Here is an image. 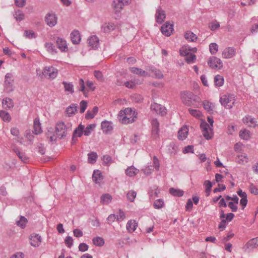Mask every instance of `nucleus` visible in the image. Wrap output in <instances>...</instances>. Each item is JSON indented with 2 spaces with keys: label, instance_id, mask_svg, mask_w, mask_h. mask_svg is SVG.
I'll list each match as a JSON object with an SVG mask.
<instances>
[{
  "label": "nucleus",
  "instance_id": "56",
  "mask_svg": "<svg viewBox=\"0 0 258 258\" xmlns=\"http://www.w3.org/2000/svg\"><path fill=\"white\" fill-rule=\"evenodd\" d=\"M87 107V102L85 100H82L80 103V112L83 113L85 112Z\"/></svg>",
  "mask_w": 258,
  "mask_h": 258
},
{
  "label": "nucleus",
  "instance_id": "55",
  "mask_svg": "<svg viewBox=\"0 0 258 258\" xmlns=\"http://www.w3.org/2000/svg\"><path fill=\"white\" fill-rule=\"evenodd\" d=\"M180 53L181 55L186 57L189 53H190V47H182L180 50Z\"/></svg>",
  "mask_w": 258,
  "mask_h": 258
},
{
  "label": "nucleus",
  "instance_id": "12",
  "mask_svg": "<svg viewBox=\"0 0 258 258\" xmlns=\"http://www.w3.org/2000/svg\"><path fill=\"white\" fill-rule=\"evenodd\" d=\"M45 22L50 27L54 26L57 23V18L54 14H47L45 17Z\"/></svg>",
  "mask_w": 258,
  "mask_h": 258
},
{
  "label": "nucleus",
  "instance_id": "33",
  "mask_svg": "<svg viewBox=\"0 0 258 258\" xmlns=\"http://www.w3.org/2000/svg\"><path fill=\"white\" fill-rule=\"evenodd\" d=\"M115 27V26L113 23H105L102 26V30L105 33H107L113 30Z\"/></svg>",
  "mask_w": 258,
  "mask_h": 258
},
{
  "label": "nucleus",
  "instance_id": "36",
  "mask_svg": "<svg viewBox=\"0 0 258 258\" xmlns=\"http://www.w3.org/2000/svg\"><path fill=\"white\" fill-rule=\"evenodd\" d=\"M77 106L75 104H72L68 107L66 109L67 114L69 116H71L75 114L77 110Z\"/></svg>",
  "mask_w": 258,
  "mask_h": 258
},
{
  "label": "nucleus",
  "instance_id": "24",
  "mask_svg": "<svg viewBox=\"0 0 258 258\" xmlns=\"http://www.w3.org/2000/svg\"><path fill=\"white\" fill-rule=\"evenodd\" d=\"M138 226V223L135 220H130L126 224V229L129 232H133Z\"/></svg>",
  "mask_w": 258,
  "mask_h": 258
},
{
  "label": "nucleus",
  "instance_id": "60",
  "mask_svg": "<svg viewBox=\"0 0 258 258\" xmlns=\"http://www.w3.org/2000/svg\"><path fill=\"white\" fill-rule=\"evenodd\" d=\"M249 188L251 194L258 195V188L253 183H250Z\"/></svg>",
  "mask_w": 258,
  "mask_h": 258
},
{
  "label": "nucleus",
  "instance_id": "58",
  "mask_svg": "<svg viewBox=\"0 0 258 258\" xmlns=\"http://www.w3.org/2000/svg\"><path fill=\"white\" fill-rule=\"evenodd\" d=\"M64 242L68 247L71 248L73 244V238L70 236H67L64 240Z\"/></svg>",
  "mask_w": 258,
  "mask_h": 258
},
{
  "label": "nucleus",
  "instance_id": "54",
  "mask_svg": "<svg viewBox=\"0 0 258 258\" xmlns=\"http://www.w3.org/2000/svg\"><path fill=\"white\" fill-rule=\"evenodd\" d=\"M116 221L118 222L122 221L125 217L124 213L121 210H119L118 213L116 215Z\"/></svg>",
  "mask_w": 258,
  "mask_h": 258
},
{
  "label": "nucleus",
  "instance_id": "41",
  "mask_svg": "<svg viewBox=\"0 0 258 258\" xmlns=\"http://www.w3.org/2000/svg\"><path fill=\"white\" fill-rule=\"evenodd\" d=\"M214 83L216 86L221 87L224 84V78L223 77L219 75H216L214 77Z\"/></svg>",
  "mask_w": 258,
  "mask_h": 258
},
{
  "label": "nucleus",
  "instance_id": "23",
  "mask_svg": "<svg viewBox=\"0 0 258 258\" xmlns=\"http://www.w3.org/2000/svg\"><path fill=\"white\" fill-rule=\"evenodd\" d=\"M188 133V130L187 126H183L182 127L179 131H178V139L180 140H183L185 139L187 137V134Z\"/></svg>",
  "mask_w": 258,
  "mask_h": 258
},
{
  "label": "nucleus",
  "instance_id": "52",
  "mask_svg": "<svg viewBox=\"0 0 258 258\" xmlns=\"http://www.w3.org/2000/svg\"><path fill=\"white\" fill-rule=\"evenodd\" d=\"M164 205V201L161 199H158L156 200L153 204V206L155 209H161Z\"/></svg>",
  "mask_w": 258,
  "mask_h": 258
},
{
  "label": "nucleus",
  "instance_id": "32",
  "mask_svg": "<svg viewBox=\"0 0 258 258\" xmlns=\"http://www.w3.org/2000/svg\"><path fill=\"white\" fill-rule=\"evenodd\" d=\"M169 193L173 196L180 197L184 194V191L180 189H176L173 187L170 188L169 189Z\"/></svg>",
  "mask_w": 258,
  "mask_h": 258
},
{
  "label": "nucleus",
  "instance_id": "51",
  "mask_svg": "<svg viewBox=\"0 0 258 258\" xmlns=\"http://www.w3.org/2000/svg\"><path fill=\"white\" fill-rule=\"evenodd\" d=\"M137 196V193L135 191L131 190H130L126 195L127 200L131 202H133L134 201L135 199L136 198Z\"/></svg>",
  "mask_w": 258,
  "mask_h": 258
},
{
  "label": "nucleus",
  "instance_id": "43",
  "mask_svg": "<svg viewBox=\"0 0 258 258\" xmlns=\"http://www.w3.org/2000/svg\"><path fill=\"white\" fill-rule=\"evenodd\" d=\"M45 47L47 50L51 54H54L56 53V49L54 45L50 42H46L45 44Z\"/></svg>",
  "mask_w": 258,
  "mask_h": 258
},
{
  "label": "nucleus",
  "instance_id": "64",
  "mask_svg": "<svg viewBox=\"0 0 258 258\" xmlns=\"http://www.w3.org/2000/svg\"><path fill=\"white\" fill-rule=\"evenodd\" d=\"M88 245L85 243H81L79 245V249L80 251L84 252L88 249Z\"/></svg>",
  "mask_w": 258,
  "mask_h": 258
},
{
  "label": "nucleus",
  "instance_id": "17",
  "mask_svg": "<svg viewBox=\"0 0 258 258\" xmlns=\"http://www.w3.org/2000/svg\"><path fill=\"white\" fill-rule=\"evenodd\" d=\"M156 21L159 24H161L165 18V14L163 10L160 7H159L156 13Z\"/></svg>",
  "mask_w": 258,
  "mask_h": 258
},
{
  "label": "nucleus",
  "instance_id": "31",
  "mask_svg": "<svg viewBox=\"0 0 258 258\" xmlns=\"http://www.w3.org/2000/svg\"><path fill=\"white\" fill-rule=\"evenodd\" d=\"M34 134L35 135H38L40 134L42 131L41 127V124L39 122V120L37 118H35L34 120Z\"/></svg>",
  "mask_w": 258,
  "mask_h": 258
},
{
  "label": "nucleus",
  "instance_id": "28",
  "mask_svg": "<svg viewBox=\"0 0 258 258\" xmlns=\"http://www.w3.org/2000/svg\"><path fill=\"white\" fill-rule=\"evenodd\" d=\"M139 170L135 168L134 166H131L128 167L125 170V173L126 175L130 177H133L138 173Z\"/></svg>",
  "mask_w": 258,
  "mask_h": 258
},
{
  "label": "nucleus",
  "instance_id": "39",
  "mask_svg": "<svg viewBox=\"0 0 258 258\" xmlns=\"http://www.w3.org/2000/svg\"><path fill=\"white\" fill-rule=\"evenodd\" d=\"M97 154L96 152H92L88 154V162L89 163H94L97 158Z\"/></svg>",
  "mask_w": 258,
  "mask_h": 258
},
{
  "label": "nucleus",
  "instance_id": "47",
  "mask_svg": "<svg viewBox=\"0 0 258 258\" xmlns=\"http://www.w3.org/2000/svg\"><path fill=\"white\" fill-rule=\"evenodd\" d=\"M15 150V153L19 157V158L24 162H27L28 158L26 156L24 153L20 152L19 149H14Z\"/></svg>",
  "mask_w": 258,
  "mask_h": 258
},
{
  "label": "nucleus",
  "instance_id": "10",
  "mask_svg": "<svg viewBox=\"0 0 258 258\" xmlns=\"http://www.w3.org/2000/svg\"><path fill=\"white\" fill-rule=\"evenodd\" d=\"M151 109L154 110L157 113L163 116L166 113L165 107L157 103H153L151 105Z\"/></svg>",
  "mask_w": 258,
  "mask_h": 258
},
{
  "label": "nucleus",
  "instance_id": "18",
  "mask_svg": "<svg viewBox=\"0 0 258 258\" xmlns=\"http://www.w3.org/2000/svg\"><path fill=\"white\" fill-rule=\"evenodd\" d=\"M243 122L250 127H255L256 126V121L251 116L247 115L243 118Z\"/></svg>",
  "mask_w": 258,
  "mask_h": 258
},
{
  "label": "nucleus",
  "instance_id": "37",
  "mask_svg": "<svg viewBox=\"0 0 258 258\" xmlns=\"http://www.w3.org/2000/svg\"><path fill=\"white\" fill-rule=\"evenodd\" d=\"M28 222L27 219L24 216H21L19 220L16 221L17 225L24 229Z\"/></svg>",
  "mask_w": 258,
  "mask_h": 258
},
{
  "label": "nucleus",
  "instance_id": "59",
  "mask_svg": "<svg viewBox=\"0 0 258 258\" xmlns=\"http://www.w3.org/2000/svg\"><path fill=\"white\" fill-rule=\"evenodd\" d=\"M219 27H220V24L217 21L212 22L209 25V28L212 31H214V30L217 29Z\"/></svg>",
  "mask_w": 258,
  "mask_h": 258
},
{
  "label": "nucleus",
  "instance_id": "49",
  "mask_svg": "<svg viewBox=\"0 0 258 258\" xmlns=\"http://www.w3.org/2000/svg\"><path fill=\"white\" fill-rule=\"evenodd\" d=\"M95 127V124H90L88 125L86 128L84 129V134L86 136H89L94 128Z\"/></svg>",
  "mask_w": 258,
  "mask_h": 258
},
{
  "label": "nucleus",
  "instance_id": "4",
  "mask_svg": "<svg viewBox=\"0 0 258 258\" xmlns=\"http://www.w3.org/2000/svg\"><path fill=\"white\" fill-rule=\"evenodd\" d=\"M236 96L233 94L227 93L221 96L220 102L226 109H231L235 105Z\"/></svg>",
  "mask_w": 258,
  "mask_h": 258
},
{
  "label": "nucleus",
  "instance_id": "21",
  "mask_svg": "<svg viewBox=\"0 0 258 258\" xmlns=\"http://www.w3.org/2000/svg\"><path fill=\"white\" fill-rule=\"evenodd\" d=\"M101 128L103 132L105 134H108L113 128L111 122L106 120L102 122Z\"/></svg>",
  "mask_w": 258,
  "mask_h": 258
},
{
  "label": "nucleus",
  "instance_id": "53",
  "mask_svg": "<svg viewBox=\"0 0 258 258\" xmlns=\"http://www.w3.org/2000/svg\"><path fill=\"white\" fill-rule=\"evenodd\" d=\"M210 52L212 54H215L218 50V46L216 43H212L209 45Z\"/></svg>",
  "mask_w": 258,
  "mask_h": 258
},
{
  "label": "nucleus",
  "instance_id": "11",
  "mask_svg": "<svg viewBox=\"0 0 258 258\" xmlns=\"http://www.w3.org/2000/svg\"><path fill=\"white\" fill-rule=\"evenodd\" d=\"M30 244L34 247H38L41 242V237L39 234H32L30 237Z\"/></svg>",
  "mask_w": 258,
  "mask_h": 258
},
{
  "label": "nucleus",
  "instance_id": "5",
  "mask_svg": "<svg viewBox=\"0 0 258 258\" xmlns=\"http://www.w3.org/2000/svg\"><path fill=\"white\" fill-rule=\"evenodd\" d=\"M180 95L182 102L187 106H191L194 105V102H199L197 96L190 91H183Z\"/></svg>",
  "mask_w": 258,
  "mask_h": 258
},
{
  "label": "nucleus",
  "instance_id": "6",
  "mask_svg": "<svg viewBox=\"0 0 258 258\" xmlns=\"http://www.w3.org/2000/svg\"><path fill=\"white\" fill-rule=\"evenodd\" d=\"M14 80L13 78V75L11 73H7L5 77V81L4 84V91L10 93L14 90Z\"/></svg>",
  "mask_w": 258,
  "mask_h": 258
},
{
  "label": "nucleus",
  "instance_id": "35",
  "mask_svg": "<svg viewBox=\"0 0 258 258\" xmlns=\"http://www.w3.org/2000/svg\"><path fill=\"white\" fill-rule=\"evenodd\" d=\"M185 38L191 42H194L197 40V37L196 34L191 31H187L184 34Z\"/></svg>",
  "mask_w": 258,
  "mask_h": 258
},
{
  "label": "nucleus",
  "instance_id": "7",
  "mask_svg": "<svg viewBox=\"0 0 258 258\" xmlns=\"http://www.w3.org/2000/svg\"><path fill=\"white\" fill-rule=\"evenodd\" d=\"M70 131L69 126H67L62 121L58 122L55 126V131L57 137L62 139L67 136V132Z\"/></svg>",
  "mask_w": 258,
  "mask_h": 258
},
{
  "label": "nucleus",
  "instance_id": "14",
  "mask_svg": "<svg viewBox=\"0 0 258 258\" xmlns=\"http://www.w3.org/2000/svg\"><path fill=\"white\" fill-rule=\"evenodd\" d=\"M89 46L92 49H97L99 45V40L96 36H92L88 39Z\"/></svg>",
  "mask_w": 258,
  "mask_h": 258
},
{
  "label": "nucleus",
  "instance_id": "26",
  "mask_svg": "<svg viewBox=\"0 0 258 258\" xmlns=\"http://www.w3.org/2000/svg\"><path fill=\"white\" fill-rule=\"evenodd\" d=\"M258 246V237L249 240L245 245L247 249H252Z\"/></svg>",
  "mask_w": 258,
  "mask_h": 258
},
{
  "label": "nucleus",
  "instance_id": "16",
  "mask_svg": "<svg viewBox=\"0 0 258 258\" xmlns=\"http://www.w3.org/2000/svg\"><path fill=\"white\" fill-rule=\"evenodd\" d=\"M148 76H152L157 79H162L163 78L162 72L159 70L153 67L150 69Z\"/></svg>",
  "mask_w": 258,
  "mask_h": 258
},
{
  "label": "nucleus",
  "instance_id": "45",
  "mask_svg": "<svg viewBox=\"0 0 258 258\" xmlns=\"http://www.w3.org/2000/svg\"><path fill=\"white\" fill-rule=\"evenodd\" d=\"M0 117L4 121L9 122L11 119V117L9 113L4 110L0 111Z\"/></svg>",
  "mask_w": 258,
  "mask_h": 258
},
{
  "label": "nucleus",
  "instance_id": "29",
  "mask_svg": "<svg viewBox=\"0 0 258 258\" xmlns=\"http://www.w3.org/2000/svg\"><path fill=\"white\" fill-rule=\"evenodd\" d=\"M93 181L96 183H100L103 177L99 170L94 171L92 176Z\"/></svg>",
  "mask_w": 258,
  "mask_h": 258
},
{
  "label": "nucleus",
  "instance_id": "1",
  "mask_svg": "<svg viewBox=\"0 0 258 258\" xmlns=\"http://www.w3.org/2000/svg\"><path fill=\"white\" fill-rule=\"evenodd\" d=\"M137 118V113L131 108H126L123 110H121L118 114L119 120L124 124H128L135 121Z\"/></svg>",
  "mask_w": 258,
  "mask_h": 258
},
{
  "label": "nucleus",
  "instance_id": "22",
  "mask_svg": "<svg viewBox=\"0 0 258 258\" xmlns=\"http://www.w3.org/2000/svg\"><path fill=\"white\" fill-rule=\"evenodd\" d=\"M2 105L5 109H11L14 107V103L11 98L6 97L3 99Z\"/></svg>",
  "mask_w": 258,
  "mask_h": 258
},
{
  "label": "nucleus",
  "instance_id": "62",
  "mask_svg": "<svg viewBox=\"0 0 258 258\" xmlns=\"http://www.w3.org/2000/svg\"><path fill=\"white\" fill-rule=\"evenodd\" d=\"M153 167L157 171L159 170L160 163L158 159L156 156L153 157Z\"/></svg>",
  "mask_w": 258,
  "mask_h": 258
},
{
  "label": "nucleus",
  "instance_id": "8",
  "mask_svg": "<svg viewBox=\"0 0 258 258\" xmlns=\"http://www.w3.org/2000/svg\"><path fill=\"white\" fill-rule=\"evenodd\" d=\"M208 63L209 67L213 69H221L223 67V63L221 59L215 56L210 57Z\"/></svg>",
  "mask_w": 258,
  "mask_h": 258
},
{
  "label": "nucleus",
  "instance_id": "57",
  "mask_svg": "<svg viewBox=\"0 0 258 258\" xmlns=\"http://www.w3.org/2000/svg\"><path fill=\"white\" fill-rule=\"evenodd\" d=\"M25 137L31 143H32L34 137L33 133H31L30 130H27L25 133Z\"/></svg>",
  "mask_w": 258,
  "mask_h": 258
},
{
  "label": "nucleus",
  "instance_id": "15",
  "mask_svg": "<svg viewBox=\"0 0 258 258\" xmlns=\"http://www.w3.org/2000/svg\"><path fill=\"white\" fill-rule=\"evenodd\" d=\"M56 42L57 45V47L60 51H67L68 50L67 42L64 39L61 38L57 37Z\"/></svg>",
  "mask_w": 258,
  "mask_h": 258
},
{
  "label": "nucleus",
  "instance_id": "27",
  "mask_svg": "<svg viewBox=\"0 0 258 258\" xmlns=\"http://www.w3.org/2000/svg\"><path fill=\"white\" fill-rule=\"evenodd\" d=\"M98 112V107L97 106H95L93 107V109L91 111H87L85 115V118L87 119H92L94 117V116L97 114Z\"/></svg>",
  "mask_w": 258,
  "mask_h": 258
},
{
  "label": "nucleus",
  "instance_id": "25",
  "mask_svg": "<svg viewBox=\"0 0 258 258\" xmlns=\"http://www.w3.org/2000/svg\"><path fill=\"white\" fill-rule=\"evenodd\" d=\"M130 71L135 74L141 76H144V77H147L148 76V73L143 71L141 69L136 68V67H132L130 68Z\"/></svg>",
  "mask_w": 258,
  "mask_h": 258
},
{
  "label": "nucleus",
  "instance_id": "42",
  "mask_svg": "<svg viewBox=\"0 0 258 258\" xmlns=\"http://www.w3.org/2000/svg\"><path fill=\"white\" fill-rule=\"evenodd\" d=\"M250 132L246 129L239 132V137L243 140H247L250 138Z\"/></svg>",
  "mask_w": 258,
  "mask_h": 258
},
{
  "label": "nucleus",
  "instance_id": "40",
  "mask_svg": "<svg viewBox=\"0 0 258 258\" xmlns=\"http://www.w3.org/2000/svg\"><path fill=\"white\" fill-rule=\"evenodd\" d=\"M14 17L17 21H21L24 19L25 15L21 10H18L15 11Z\"/></svg>",
  "mask_w": 258,
  "mask_h": 258
},
{
  "label": "nucleus",
  "instance_id": "30",
  "mask_svg": "<svg viewBox=\"0 0 258 258\" xmlns=\"http://www.w3.org/2000/svg\"><path fill=\"white\" fill-rule=\"evenodd\" d=\"M203 104L204 106V109L207 110L208 112L211 113L213 112L214 108H215V104L209 102L207 100H205L203 102Z\"/></svg>",
  "mask_w": 258,
  "mask_h": 258
},
{
  "label": "nucleus",
  "instance_id": "34",
  "mask_svg": "<svg viewBox=\"0 0 258 258\" xmlns=\"http://www.w3.org/2000/svg\"><path fill=\"white\" fill-rule=\"evenodd\" d=\"M84 125L80 124L74 131L73 135L77 137H81L84 133Z\"/></svg>",
  "mask_w": 258,
  "mask_h": 258
},
{
  "label": "nucleus",
  "instance_id": "19",
  "mask_svg": "<svg viewBox=\"0 0 258 258\" xmlns=\"http://www.w3.org/2000/svg\"><path fill=\"white\" fill-rule=\"evenodd\" d=\"M112 6L114 12L117 13L120 12L124 6L121 2V0H114Z\"/></svg>",
  "mask_w": 258,
  "mask_h": 258
},
{
  "label": "nucleus",
  "instance_id": "46",
  "mask_svg": "<svg viewBox=\"0 0 258 258\" xmlns=\"http://www.w3.org/2000/svg\"><path fill=\"white\" fill-rule=\"evenodd\" d=\"M92 241L94 244L98 246H101L104 244V239L99 236L94 237Z\"/></svg>",
  "mask_w": 258,
  "mask_h": 258
},
{
  "label": "nucleus",
  "instance_id": "3",
  "mask_svg": "<svg viewBox=\"0 0 258 258\" xmlns=\"http://www.w3.org/2000/svg\"><path fill=\"white\" fill-rule=\"evenodd\" d=\"M208 121L210 125L206 121H203L200 124L203 136L207 139L210 140L212 138V127L214 120L212 117H208Z\"/></svg>",
  "mask_w": 258,
  "mask_h": 258
},
{
  "label": "nucleus",
  "instance_id": "2",
  "mask_svg": "<svg viewBox=\"0 0 258 258\" xmlns=\"http://www.w3.org/2000/svg\"><path fill=\"white\" fill-rule=\"evenodd\" d=\"M36 73L39 77L44 76L47 79L53 80L57 77L58 71L52 66H46L44 68L41 74L40 70H36Z\"/></svg>",
  "mask_w": 258,
  "mask_h": 258
},
{
  "label": "nucleus",
  "instance_id": "13",
  "mask_svg": "<svg viewBox=\"0 0 258 258\" xmlns=\"http://www.w3.org/2000/svg\"><path fill=\"white\" fill-rule=\"evenodd\" d=\"M236 54V50L233 47L225 48L222 52V55L224 58H231Z\"/></svg>",
  "mask_w": 258,
  "mask_h": 258
},
{
  "label": "nucleus",
  "instance_id": "44",
  "mask_svg": "<svg viewBox=\"0 0 258 258\" xmlns=\"http://www.w3.org/2000/svg\"><path fill=\"white\" fill-rule=\"evenodd\" d=\"M112 200L111 196L108 194H104L101 197V202L103 204H108Z\"/></svg>",
  "mask_w": 258,
  "mask_h": 258
},
{
  "label": "nucleus",
  "instance_id": "48",
  "mask_svg": "<svg viewBox=\"0 0 258 258\" xmlns=\"http://www.w3.org/2000/svg\"><path fill=\"white\" fill-rule=\"evenodd\" d=\"M247 157L246 154H240L237 156V162L239 164H244L247 162Z\"/></svg>",
  "mask_w": 258,
  "mask_h": 258
},
{
  "label": "nucleus",
  "instance_id": "9",
  "mask_svg": "<svg viewBox=\"0 0 258 258\" xmlns=\"http://www.w3.org/2000/svg\"><path fill=\"white\" fill-rule=\"evenodd\" d=\"M162 33L166 36H169L173 31V25L166 22L161 28Z\"/></svg>",
  "mask_w": 258,
  "mask_h": 258
},
{
  "label": "nucleus",
  "instance_id": "20",
  "mask_svg": "<svg viewBox=\"0 0 258 258\" xmlns=\"http://www.w3.org/2000/svg\"><path fill=\"white\" fill-rule=\"evenodd\" d=\"M71 38L73 43L75 44H79L81 41L79 32L77 30H74L71 33Z\"/></svg>",
  "mask_w": 258,
  "mask_h": 258
},
{
  "label": "nucleus",
  "instance_id": "63",
  "mask_svg": "<svg viewBox=\"0 0 258 258\" xmlns=\"http://www.w3.org/2000/svg\"><path fill=\"white\" fill-rule=\"evenodd\" d=\"M102 160L106 165H109L111 162V157L107 155H104L102 157Z\"/></svg>",
  "mask_w": 258,
  "mask_h": 258
},
{
  "label": "nucleus",
  "instance_id": "61",
  "mask_svg": "<svg viewBox=\"0 0 258 258\" xmlns=\"http://www.w3.org/2000/svg\"><path fill=\"white\" fill-rule=\"evenodd\" d=\"M204 185L206 186V192L207 193H209L211 191V187L212 186V184L210 180H206Z\"/></svg>",
  "mask_w": 258,
  "mask_h": 258
},
{
  "label": "nucleus",
  "instance_id": "38",
  "mask_svg": "<svg viewBox=\"0 0 258 258\" xmlns=\"http://www.w3.org/2000/svg\"><path fill=\"white\" fill-rule=\"evenodd\" d=\"M62 83L64 86L65 91L70 92L71 94L74 92V85L72 83H68L65 81L62 82Z\"/></svg>",
  "mask_w": 258,
  "mask_h": 258
},
{
  "label": "nucleus",
  "instance_id": "50",
  "mask_svg": "<svg viewBox=\"0 0 258 258\" xmlns=\"http://www.w3.org/2000/svg\"><path fill=\"white\" fill-rule=\"evenodd\" d=\"M196 56L194 54L191 53H189L185 58V59L187 63L190 64L194 63L196 59Z\"/></svg>",
  "mask_w": 258,
  "mask_h": 258
}]
</instances>
